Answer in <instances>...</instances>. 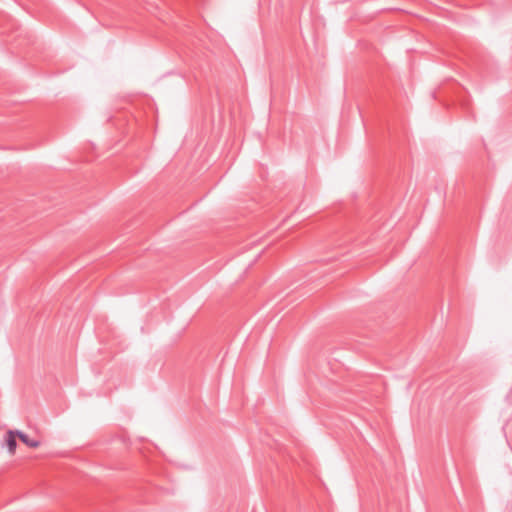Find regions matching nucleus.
<instances>
[{"mask_svg":"<svg viewBox=\"0 0 512 512\" xmlns=\"http://www.w3.org/2000/svg\"><path fill=\"white\" fill-rule=\"evenodd\" d=\"M16 437H17L16 431L10 430L7 432L6 445L11 454H13L15 452V449L17 447Z\"/></svg>","mask_w":512,"mask_h":512,"instance_id":"2","label":"nucleus"},{"mask_svg":"<svg viewBox=\"0 0 512 512\" xmlns=\"http://www.w3.org/2000/svg\"><path fill=\"white\" fill-rule=\"evenodd\" d=\"M16 434H17V437L28 447H31V448L39 447L40 442L35 439H30L29 436L27 434H25L24 432L16 430Z\"/></svg>","mask_w":512,"mask_h":512,"instance_id":"1","label":"nucleus"}]
</instances>
